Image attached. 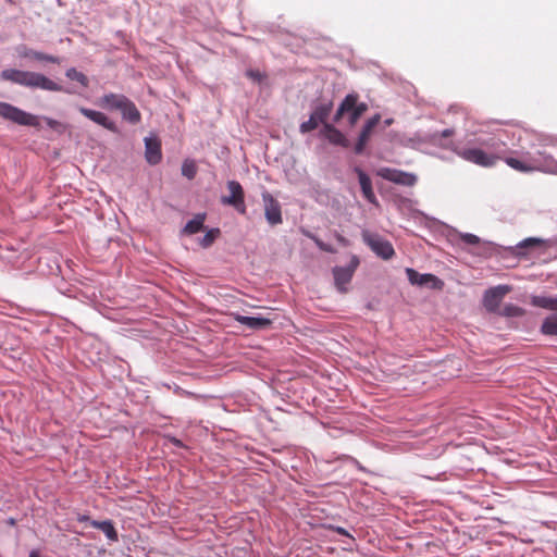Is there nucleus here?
<instances>
[{
    "instance_id": "1",
    "label": "nucleus",
    "mask_w": 557,
    "mask_h": 557,
    "mask_svg": "<svg viewBox=\"0 0 557 557\" xmlns=\"http://www.w3.org/2000/svg\"><path fill=\"white\" fill-rule=\"evenodd\" d=\"M1 79L11 82L27 88H38L47 91H63V87L46 75L16 69H5L0 74Z\"/></svg>"
},
{
    "instance_id": "2",
    "label": "nucleus",
    "mask_w": 557,
    "mask_h": 557,
    "mask_svg": "<svg viewBox=\"0 0 557 557\" xmlns=\"http://www.w3.org/2000/svg\"><path fill=\"white\" fill-rule=\"evenodd\" d=\"M505 162L512 169L520 172H556L557 162L546 150L528 152L523 158H507Z\"/></svg>"
},
{
    "instance_id": "3",
    "label": "nucleus",
    "mask_w": 557,
    "mask_h": 557,
    "mask_svg": "<svg viewBox=\"0 0 557 557\" xmlns=\"http://www.w3.org/2000/svg\"><path fill=\"white\" fill-rule=\"evenodd\" d=\"M362 239L377 257L384 260H389L395 255L392 243L376 233L364 231Z\"/></svg>"
},
{
    "instance_id": "4",
    "label": "nucleus",
    "mask_w": 557,
    "mask_h": 557,
    "mask_svg": "<svg viewBox=\"0 0 557 557\" xmlns=\"http://www.w3.org/2000/svg\"><path fill=\"white\" fill-rule=\"evenodd\" d=\"M0 116L18 125H37V117L35 115L7 102H0Z\"/></svg>"
},
{
    "instance_id": "5",
    "label": "nucleus",
    "mask_w": 557,
    "mask_h": 557,
    "mask_svg": "<svg viewBox=\"0 0 557 557\" xmlns=\"http://www.w3.org/2000/svg\"><path fill=\"white\" fill-rule=\"evenodd\" d=\"M227 189L230 191V196H223L221 198V202L223 205L234 207L239 213H246V205H245V193L237 181H228Z\"/></svg>"
},
{
    "instance_id": "6",
    "label": "nucleus",
    "mask_w": 557,
    "mask_h": 557,
    "mask_svg": "<svg viewBox=\"0 0 557 557\" xmlns=\"http://www.w3.org/2000/svg\"><path fill=\"white\" fill-rule=\"evenodd\" d=\"M358 265V257L352 256L348 267H335L333 269L335 285L339 292L345 293L347 290L346 285L351 281Z\"/></svg>"
},
{
    "instance_id": "7",
    "label": "nucleus",
    "mask_w": 557,
    "mask_h": 557,
    "mask_svg": "<svg viewBox=\"0 0 557 557\" xmlns=\"http://www.w3.org/2000/svg\"><path fill=\"white\" fill-rule=\"evenodd\" d=\"M264 215L270 225H277L283 222L280 202L269 193L262 194Z\"/></svg>"
},
{
    "instance_id": "8",
    "label": "nucleus",
    "mask_w": 557,
    "mask_h": 557,
    "mask_svg": "<svg viewBox=\"0 0 557 557\" xmlns=\"http://www.w3.org/2000/svg\"><path fill=\"white\" fill-rule=\"evenodd\" d=\"M406 274L412 285L431 286L434 289H441L443 286V282L433 274H421L411 268L406 269Z\"/></svg>"
},
{
    "instance_id": "9",
    "label": "nucleus",
    "mask_w": 557,
    "mask_h": 557,
    "mask_svg": "<svg viewBox=\"0 0 557 557\" xmlns=\"http://www.w3.org/2000/svg\"><path fill=\"white\" fill-rule=\"evenodd\" d=\"M381 175L389 182L404 186H413L417 183V176L414 174L399 170L384 169Z\"/></svg>"
},
{
    "instance_id": "10",
    "label": "nucleus",
    "mask_w": 557,
    "mask_h": 557,
    "mask_svg": "<svg viewBox=\"0 0 557 557\" xmlns=\"http://www.w3.org/2000/svg\"><path fill=\"white\" fill-rule=\"evenodd\" d=\"M78 111L89 119L90 121L95 122L96 124L104 127L108 131L116 132V125L113 121H111L104 113L96 110H91L85 107H79Z\"/></svg>"
},
{
    "instance_id": "11",
    "label": "nucleus",
    "mask_w": 557,
    "mask_h": 557,
    "mask_svg": "<svg viewBox=\"0 0 557 557\" xmlns=\"http://www.w3.org/2000/svg\"><path fill=\"white\" fill-rule=\"evenodd\" d=\"M321 135L324 136L333 145L344 148L349 147V141L345 135L330 123L324 124L323 128L321 129Z\"/></svg>"
},
{
    "instance_id": "12",
    "label": "nucleus",
    "mask_w": 557,
    "mask_h": 557,
    "mask_svg": "<svg viewBox=\"0 0 557 557\" xmlns=\"http://www.w3.org/2000/svg\"><path fill=\"white\" fill-rule=\"evenodd\" d=\"M145 157L149 164L156 165L162 159L161 144L157 138H145Z\"/></svg>"
},
{
    "instance_id": "13",
    "label": "nucleus",
    "mask_w": 557,
    "mask_h": 557,
    "mask_svg": "<svg viewBox=\"0 0 557 557\" xmlns=\"http://www.w3.org/2000/svg\"><path fill=\"white\" fill-rule=\"evenodd\" d=\"M127 99L128 98L122 94L110 92L101 97L98 104L103 109L120 111L123 106H125Z\"/></svg>"
},
{
    "instance_id": "14",
    "label": "nucleus",
    "mask_w": 557,
    "mask_h": 557,
    "mask_svg": "<svg viewBox=\"0 0 557 557\" xmlns=\"http://www.w3.org/2000/svg\"><path fill=\"white\" fill-rule=\"evenodd\" d=\"M234 319L235 321L243 325H246L250 330H264L272 324V321L270 319L261 317H246L242 314H235Z\"/></svg>"
},
{
    "instance_id": "15",
    "label": "nucleus",
    "mask_w": 557,
    "mask_h": 557,
    "mask_svg": "<svg viewBox=\"0 0 557 557\" xmlns=\"http://www.w3.org/2000/svg\"><path fill=\"white\" fill-rule=\"evenodd\" d=\"M363 197L371 203H376L371 178L359 168H356Z\"/></svg>"
},
{
    "instance_id": "16",
    "label": "nucleus",
    "mask_w": 557,
    "mask_h": 557,
    "mask_svg": "<svg viewBox=\"0 0 557 557\" xmlns=\"http://www.w3.org/2000/svg\"><path fill=\"white\" fill-rule=\"evenodd\" d=\"M18 55L21 58H25V59L45 61V62L57 63V64L60 63V59L58 57H54L51 54H46L44 52H39V51L33 50V49H29L26 47H22L18 50Z\"/></svg>"
},
{
    "instance_id": "17",
    "label": "nucleus",
    "mask_w": 557,
    "mask_h": 557,
    "mask_svg": "<svg viewBox=\"0 0 557 557\" xmlns=\"http://www.w3.org/2000/svg\"><path fill=\"white\" fill-rule=\"evenodd\" d=\"M90 525L95 529L101 530L106 534V536L109 541H111V542L119 541V534H117V531L115 530L112 521H110V520H106V521L91 520Z\"/></svg>"
},
{
    "instance_id": "18",
    "label": "nucleus",
    "mask_w": 557,
    "mask_h": 557,
    "mask_svg": "<svg viewBox=\"0 0 557 557\" xmlns=\"http://www.w3.org/2000/svg\"><path fill=\"white\" fill-rule=\"evenodd\" d=\"M124 120L128 121L132 124H137L141 120V114L136 108L135 103L127 99L125 106L120 110Z\"/></svg>"
},
{
    "instance_id": "19",
    "label": "nucleus",
    "mask_w": 557,
    "mask_h": 557,
    "mask_svg": "<svg viewBox=\"0 0 557 557\" xmlns=\"http://www.w3.org/2000/svg\"><path fill=\"white\" fill-rule=\"evenodd\" d=\"M531 305L550 311H557V297L552 296H531Z\"/></svg>"
},
{
    "instance_id": "20",
    "label": "nucleus",
    "mask_w": 557,
    "mask_h": 557,
    "mask_svg": "<svg viewBox=\"0 0 557 557\" xmlns=\"http://www.w3.org/2000/svg\"><path fill=\"white\" fill-rule=\"evenodd\" d=\"M359 96L355 94V106L348 111V122L351 126H354L362 114H364L368 110V104L366 102H358Z\"/></svg>"
},
{
    "instance_id": "21",
    "label": "nucleus",
    "mask_w": 557,
    "mask_h": 557,
    "mask_svg": "<svg viewBox=\"0 0 557 557\" xmlns=\"http://www.w3.org/2000/svg\"><path fill=\"white\" fill-rule=\"evenodd\" d=\"M463 158L480 165H487V154L480 149H467L462 153Z\"/></svg>"
},
{
    "instance_id": "22",
    "label": "nucleus",
    "mask_w": 557,
    "mask_h": 557,
    "mask_svg": "<svg viewBox=\"0 0 557 557\" xmlns=\"http://www.w3.org/2000/svg\"><path fill=\"white\" fill-rule=\"evenodd\" d=\"M355 106V94H348L339 104L335 115L334 122H338L350 109Z\"/></svg>"
},
{
    "instance_id": "23",
    "label": "nucleus",
    "mask_w": 557,
    "mask_h": 557,
    "mask_svg": "<svg viewBox=\"0 0 557 557\" xmlns=\"http://www.w3.org/2000/svg\"><path fill=\"white\" fill-rule=\"evenodd\" d=\"M205 219V214H197L194 219L187 222V224L184 227V233L193 235L201 231L203 227Z\"/></svg>"
},
{
    "instance_id": "24",
    "label": "nucleus",
    "mask_w": 557,
    "mask_h": 557,
    "mask_svg": "<svg viewBox=\"0 0 557 557\" xmlns=\"http://www.w3.org/2000/svg\"><path fill=\"white\" fill-rule=\"evenodd\" d=\"M541 332L544 335L557 336V314H550L543 321Z\"/></svg>"
},
{
    "instance_id": "25",
    "label": "nucleus",
    "mask_w": 557,
    "mask_h": 557,
    "mask_svg": "<svg viewBox=\"0 0 557 557\" xmlns=\"http://www.w3.org/2000/svg\"><path fill=\"white\" fill-rule=\"evenodd\" d=\"M331 111H332V102L318 106L313 110L311 115L319 122V124L322 123L324 125L325 123H327L326 120H327Z\"/></svg>"
},
{
    "instance_id": "26",
    "label": "nucleus",
    "mask_w": 557,
    "mask_h": 557,
    "mask_svg": "<svg viewBox=\"0 0 557 557\" xmlns=\"http://www.w3.org/2000/svg\"><path fill=\"white\" fill-rule=\"evenodd\" d=\"M65 76L71 81L79 83L83 87H88L89 85L88 77L84 73L77 71L75 67L67 69Z\"/></svg>"
},
{
    "instance_id": "27",
    "label": "nucleus",
    "mask_w": 557,
    "mask_h": 557,
    "mask_svg": "<svg viewBox=\"0 0 557 557\" xmlns=\"http://www.w3.org/2000/svg\"><path fill=\"white\" fill-rule=\"evenodd\" d=\"M371 134L372 132H370L369 129H367L366 127H362L361 132H360V135H359V138L356 143V146H355V152L357 154H360L363 152L370 137H371Z\"/></svg>"
},
{
    "instance_id": "28",
    "label": "nucleus",
    "mask_w": 557,
    "mask_h": 557,
    "mask_svg": "<svg viewBox=\"0 0 557 557\" xmlns=\"http://www.w3.org/2000/svg\"><path fill=\"white\" fill-rule=\"evenodd\" d=\"M197 164L194 160L191 159H186L184 160L183 164H182V175L187 177L188 180H193L195 178L196 174H197Z\"/></svg>"
},
{
    "instance_id": "29",
    "label": "nucleus",
    "mask_w": 557,
    "mask_h": 557,
    "mask_svg": "<svg viewBox=\"0 0 557 557\" xmlns=\"http://www.w3.org/2000/svg\"><path fill=\"white\" fill-rule=\"evenodd\" d=\"M542 243H543V240L540 238H536V237L525 238V239L521 240L519 244H517V246H516L517 255H522L523 252L521 250L524 248L540 246Z\"/></svg>"
},
{
    "instance_id": "30",
    "label": "nucleus",
    "mask_w": 557,
    "mask_h": 557,
    "mask_svg": "<svg viewBox=\"0 0 557 557\" xmlns=\"http://www.w3.org/2000/svg\"><path fill=\"white\" fill-rule=\"evenodd\" d=\"M220 233L221 232L219 228H211L210 231H208L200 240L201 247H210L214 243V240L220 236Z\"/></svg>"
},
{
    "instance_id": "31",
    "label": "nucleus",
    "mask_w": 557,
    "mask_h": 557,
    "mask_svg": "<svg viewBox=\"0 0 557 557\" xmlns=\"http://www.w3.org/2000/svg\"><path fill=\"white\" fill-rule=\"evenodd\" d=\"M510 290L511 287L509 285H498L490 288V302L494 299H500Z\"/></svg>"
},
{
    "instance_id": "32",
    "label": "nucleus",
    "mask_w": 557,
    "mask_h": 557,
    "mask_svg": "<svg viewBox=\"0 0 557 557\" xmlns=\"http://www.w3.org/2000/svg\"><path fill=\"white\" fill-rule=\"evenodd\" d=\"M502 314L509 318L522 317L524 310L516 305L508 304L503 308Z\"/></svg>"
},
{
    "instance_id": "33",
    "label": "nucleus",
    "mask_w": 557,
    "mask_h": 557,
    "mask_svg": "<svg viewBox=\"0 0 557 557\" xmlns=\"http://www.w3.org/2000/svg\"><path fill=\"white\" fill-rule=\"evenodd\" d=\"M319 126V122L310 115V119L304 123L300 124L299 131L302 134L309 133L313 129H315Z\"/></svg>"
},
{
    "instance_id": "34",
    "label": "nucleus",
    "mask_w": 557,
    "mask_h": 557,
    "mask_svg": "<svg viewBox=\"0 0 557 557\" xmlns=\"http://www.w3.org/2000/svg\"><path fill=\"white\" fill-rule=\"evenodd\" d=\"M310 238L315 243V245L323 251H326V252H331V253H334L335 252V249L331 246V245H327L325 243H323L320 238H318L317 236H310Z\"/></svg>"
},
{
    "instance_id": "35",
    "label": "nucleus",
    "mask_w": 557,
    "mask_h": 557,
    "mask_svg": "<svg viewBox=\"0 0 557 557\" xmlns=\"http://www.w3.org/2000/svg\"><path fill=\"white\" fill-rule=\"evenodd\" d=\"M381 121V115L377 113V114H374L372 117H370L366 124L363 125V127H366L367 129H369L370 132H373V129L375 128V126L380 123Z\"/></svg>"
},
{
    "instance_id": "36",
    "label": "nucleus",
    "mask_w": 557,
    "mask_h": 557,
    "mask_svg": "<svg viewBox=\"0 0 557 557\" xmlns=\"http://www.w3.org/2000/svg\"><path fill=\"white\" fill-rule=\"evenodd\" d=\"M246 75H247L249 78H251V79H253V81H256V82H259V83H261V82L265 78V75H264V74H262V73H261L260 71H258V70H248V71L246 72Z\"/></svg>"
},
{
    "instance_id": "37",
    "label": "nucleus",
    "mask_w": 557,
    "mask_h": 557,
    "mask_svg": "<svg viewBox=\"0 0 557 557\" xmlns=\"http://www.w3.org/2000/svg\"><path fill=\"white\" fill-rule=\"evenodd\" d=\"M46 123H47V125L50 128H53V129H57V131H60V132L64 129V125L61 122L57 121V120L47 117L46 119Z\"/></svg>"
},
{
    "instance_id": "38",
    "label": "nucleus",
    "mask_w": 557,
    "mask_h": 557,
    "mask_svg": "<svg viewBox=\"0 0 557 557\" xmlns=\"http://www.w3.org/2000/svg\"><path fill=\"white\" fill-rule=\"evenodd\" d=\"M463 240L468 244H478L479 243V237L473 235V234H466L462 236Z\"/></svg>"
},
{
    "instance_id": "39",
    "label": "nucleus",
    "mask_w": 557,
    "mask_h": 557,
    "mask_svg": "<svg viewBox=\"0 0 557 557\" xmlns=\"http://www.w3.org/2000/svg\"><path fill=\"white\" fill-rule=\"evenodd\" d=\"M336 239L338 240V243H341L342 245L344 246H347L348 245V240L341 234H336Z\"/></svg>"
},
{
    "instance_id": "40",
    "label": "nucleus",
    "mask_w": 557,
    "mask_h": 557,
    "mask_svg": "<svg viewBox=\"0 0 557 557\" xmlns=\"http://www.w3.org/2000/svg\"><path fill=\"white\" fill-rule=\"evenodd\" d=\"M453 133L454 132L451 129H445V131H443L442 136L443 137H449V136L453 135Z\"/></svg>"
},
{
    "instance_id": "41",
    "label": "nucleus",
    "mask_w": 557,
    "mask_h": 557,
    "mask_svg": "<svg viewBox=\"0 0 557 557\" xmlns=\"http://www.w3.org/2000/svg\"><path fill=\"white\" fill-rule=\"evenodd\" d=\"M482 302L483 305H487V290L483 294Z\"/></svg>"
},
{
    "instance_id": "42",
    "label": "nucleus",
    "mask_w": 557,
    "mask_h": 557,
    "mask_svg": "<svg viewBox=\"0 0 557 557\" xmlns=\"http://www.w3.org/2000/svg\"><path fill=\"white\" fill-rule=\"evenodd\" d=\"M29 557H39V553L37 550H32Z\"/></svg>"
},
{
    "instance_id": "43",
    "label": "nucleus",
    "mask_w": 557,
    "mask_h": 557,
    "mask_svg": "<svg viewBox=\"0 0 557 557\" xmlns=\"http://www.w3.org/2000/svg\"><path fill=\"white\" fill-rule=\"evenodd\" d=\"M393 123V119H387L384 121L385 126H389Z\"/></svg>"
},
{
    "instance_id": "44",
    "label": "nucleus",
    "mask_w": 557,
    "mask_h": 557,
    "mask_svg": "<svg viewBox=\"0 0 557 557\" xmlns=\"http://www.w3.org/2000/svg\"><path fill=\"white\" fill-rule=\"evenodd\" d=\"M337 532H338L339 534L347 535V532H346L343 528H337Z\"/></svg>"
},
{
    "instance_id": "45",
    "label": "nucleus",
    "mask_w": 557,
    "mask_h": 557,
    "mask_svg": "<svg viewBox=\"0 0 557 557\" xmlns=\"http://www.w3.org/2000/svg\"><path fill=\"white\" fill-rule=\"evenodd\" d=\"M173 443H174L176 446H182V443H181V441H180V440L174 438V440H173Z\"/></svg>"
},
{
    "instance_id": "46",
    "label": "nucleus",
    "mask_w": 557,
    "mask_h": 557,
    "mask_svg": "<svg viewBox=\"0 0 557 557\" xmlns=\"http://www.w3.org/2000/svg\"><path fill=\"white\" fill-rule=\"evenodd\" d=\"M79 521H85V520H88V517L86 516H83L82 518L78 519Z\"/></svg>"
},
{
    "instance_id": "47",
    "label": "nucleus",
    "mask_w": 557,
    "mask_h": 557,
    "mask_svg": "<svg viewBox=\"0 0 557 557\" xmlns=\"http://www.w3.org/2000/svg\"><path fill=\"white\" fill-rule=\"evenodd\" d=\"M488 252H490V256L492 255L493 252V249H492V244L490 243V249H488Z\"/></svg>"
}]
</instances>
